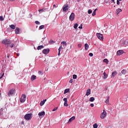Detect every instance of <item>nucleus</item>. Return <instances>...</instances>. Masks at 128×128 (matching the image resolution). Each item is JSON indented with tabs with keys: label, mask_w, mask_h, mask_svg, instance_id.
<instances>
[{
	"label": "nucleus",
	"mask_w": 128,
	"mask_h": 128,
	"mask_svg": "<svg viewBox=\"0 0 128 128\" xmlns=\"http://www.w3.org/2000/svg\"><path fill=\"white\" fill-rule=\"evenodd\" d=\"M2 44L6 46L7 44H12V41L10 39H4L2 40Z\"/></svg>",
	"instance_id": "1"
},
{
	"label": "nucleus",
	"mask_w": 128,
	"mask_h": 128,
	"mask_svg": "<svg viewBox=\"0 0 128 128\" xmlns=\"http://www.w3.org/2000/svg\"><path fill=\"white\" fill-rule=\"evenodd\" d=\"M32 118V113L26 114L24 116V119L26 120H31Z\"/></svg>",
	"instance_id": "2"
},
{
	"label": "nucleus",
	"mask_w": 128,
	"mask_h": 128,
	"mask_svg": "<svg viewBox=\"0 0 128 128\" xmlns=\"http://www.w3.org/2000/svg\"><path fill=\"white\" fill-rule=\"evenodd\" d=\"M26 100V96L25 94H22L20 98V102L24 103Z\"/></svg>",
	"instance_id": "3"
},
{
	"label": "nucleus",
	"mask_w": 128,
	"mask_h": 128,
	"mask_svg": "<svg viewBox=\"0 0 128 128\" xmlns=\"http://www.w3.org/2000/svg\"><path fill=\"white\" fill-rule=\"evenodd\" d=\"M96 36L99 40H104V36L102 34L100 33H96Z\"/></svg>",
	"instance_id": "4"
},
{
	"label": "nucleus",
	"mask_w": 128,
	"mask_h": 128,
	"mask_svg": "<svg viewBox=\"0 0 128 128\" xmlns=\"http://www.w3.org/2000/svg\"><path fill=\"white\" fill-rule=\"evenodd\" d=\"M16 92V90L14 89H12L10 90L8 93V96H12V94H14Z\"/></svg>",
	"instance_id": "5"
},
{
	"label": "nucleus",
	"mask_w": 128,
	"mask_h": 128,
	"mask_svg": "<svg viewBox=\"0 0 128 128\" xmlns=\"http://www.w3.org/2000/svg\"><path fill=\"white\" fill-rule=\"evenodd\" d=\"M106 116V110H103V112L100 115V118L104 119Z\"/></svg>",
	"instance_id": "6"
},
{
	"label": "nucleus",
	"mask_w": 128,
	"mask_h": 128,
	"mask_svg": "<svg viewBox=\"0 0 128 128\" xmlns=\"http://www.w3.org/2000/svg\"><path fill=\"white\" fill-rule=\"evenodd\" d=\"M75 16H76V15L74 14V13L72 12L69 17L70 20L71 22H72V20H74Z\"/></svg>",
	"instance_id": "7"
},
{
	"label": "nucleus",
	"mask_w": 128,
	"mask_h": 128,
	"mask_svg": "<svg viewBox=\"0 0 128 128\" xmlns=\"http://www.w3.org/2000/svg\"><path fill=\"white\" fill-rule=\"evenodd\" d=\"M120 44L122 46H126L128 44V42L126 40H121Z\"/></svg>",
	"instance_id": "8"
},
{
	"label": "nucleus",
	"mask_w": 128,
	"mask_h": 128,
	"mask_svg": "<svg viewBox=\"0 0 128 128\" xmlns=\"http://www.w3.org/2000/svg\"><path fill=\"white\" fill-rule=\"evenodd\" d=\"M68 10V4H65L63 6V10L64 12H66Z\"/></svg>",
	"instance_id": "9"
},
{
	"label": "nucleus",
	"mask_w": 128,
	"mask_h": 128,
	"mask_svg": "<svg viewBox=\"0 0 128 128\" xmlns=\"http://www.w3.org/2000/svg\"><path fill=\"white\" fill-rule=\"evenodd\" d=\"M64 102V106H68V98H64L63 99Z\"/></svg>",
	"instance_id": "10"
},
{
	"label": "nucleus",
	"mask_w": 128,
	"mask_h": 128,
	"mask_svg": "<svg viewBox=\"0 0 128 128\" xmlns=\"http://www.w3.org/2000/svg\"><path fill=\"white\" fill-rule=\"evenodd\" d=\"M42 52L44 54H48L50 52V48L44 49Z\"/></svg>",
	"instance_id": "11"
},
{
	"label": "nucleus",
	"mask_w": 128,
	"mask_h": 128,
	"mask_svg": "<svg viewBox=\"0 0 128 128\" xmlns=\"http://www.w3.org/2000/svg\"><path fill=\"white\" fill-rule=\"evenodd\" d=\"M116 74H118V72L116 71L112 72L111 76V78H114Z\"/></svg>",
	"instance_id": "12"
},
{
	"label": "nucleus",
	"mask_w": 128,
	"mask_h": 128,
	"mask_svg": "<svg viewBox=\"0 0 128 128\" xmlns=\"http://www.w3.org/2000/svg\"><path fill=\"white\" fill-rule=\"evenodd\" d=\"M15 34H20V28H16L15 30Z\"/></svg>",
	"instance_id": "13"
},
{
	"label": "nucleus",
	"mask_w": 128,
	"mask_h": 128,
	"mask_svg": "<svg viewBox=\"0 0 128 128\" xmlns=\"http://www.w3.org/2000/svg\"><path fill=\"white\" fill-rule=\"evenodd\" d=\"M76 120V116H73L69 119L68 124H70V122H72V120Z\"/></svg>",
	"instance_id": "14"
},
{
	"label": "nucleus",
	"mask_w": 128,
	"mask_h": 128,
	"mask_svg": "<svg viewBox=\"0 0 128 128\" xmlns=\"http://www.w3.org/2000/svg\"><path fill=\"white\" fill-rule=\"evenodd\" d=\"M46 112H44L43 111L42 112H40L38 114V116H44Z\"/></svg>",
	"instance_id": "15"
},
{
	"label": "nucleus",
	"mask_w": 128,
	"mask_h": 128,
	"mask_svg": "<svg viewBox=\"0 0 128 128\" xmlns=\"http://www.w3.org/2000/svg\"><path fill=\"white\" fill-rule=\"evenodd\" d=\"M124 50H119L117 52V56H120L124 54Z\"/></svg>",
	"instance_id": "16"
},
{
	"label": "nucleus",
	"mask_w": 128,
	"mask_h": 128,
	"mask_svg": "<svg viewBox=\"0 0 128 128\" xmlns=\"http://www.w3.org/2000/svg\"><path fill=\"white\" fill-rule=\"evenodd\" d=\"M46 99H45L44 100L41 101V102H40V106H44V104L46 103Z\"/></svg>",
	"instance_id": "17"
},
{
	"label": "nucleus",
	"mask_w": 128,
	"mask_h": 128,
	"mask_svg": "<svg viewBox=\"0 0 128 128\" xmlns=\"http://www.w3.org/2000/svg\"><path fill=\"white\" fill-rule=\"evenodd\" d=\"M46 10H48V8L40 10L39 12L40 14H42V12H46Z\"/></svg>",
	"instance_id": "18"
},
{
	"label": "nucleus",
	"mask_w": 128,
	"mask_h": 128,
	"mask_svg": "<svg viewBox=\"0 0 128 128\" xmlns=\"http://www.w3.org/2000/svg\"><path fill=\"white\" fill-rule=\"evenodd\" d=\"M88 48H90V46H88V44H84V48L86 50H88Z\"/></svg>",
	"instance_id": "19"
},
{
	"label": "nucleus",
	"mask_w": 128,
	"mask_h": 128,
	"mask_svg": "<svg viewBox=\"0 0 128 128\" xmlns=\"http://www.w3.org/2000/svg\"><path fill=\"white\" fill-rule=\"evenodd\" d=\"M90 89L88 88L86 90V96H90Z\"/></svg>",
	"instance_id": "20"
},
{
	"label": "nucleus",
	"mask_w": 128,
	"mask_h": 128,
	"mask_svg": "<svg viewBox=\"0 0 128 128\" xmlns=\"http://www.w3.org/2000/svg\"><path fill=\"white\" fill-rule=\"evenodd\" d=\"M108 76L107 74L106 73V72H104V76H103L104 80H106V79L108 78Z\"/></svg>",
	"instance_id": "21"
},
{
	"label": "nucleus",
	"mask_w": 128,
	"mask_h": 128,
	"mask_svg": "<svg viewBox=\"0 0 128 128\" xmlns=\"http://www.w3.org/2000/svg\"><path fill=\"white\" fill-rule=\"evenodd\" d=\"M36 76L34 75H32V76H31V78H30L31 80L34 81V80H36Z\"/></svg>",
	"instance_id": "22"
},
{
	"label": "nucleus",
	"mask_w": 128,
	"mask_h": 128,
	"mask_svg": "<svg viewBox=\"0 0 128 128\" xmlns=\"http://www.w3.org/2000/svg\"><path fill=\"white\" fill-rule=\"evenodd\" d=\"M110 96H108L106 100L105 101L106 104H110Z\"/></svg>",
	"instance_id": "23"
},
{
	"label": "nucleus",
	"mask_w": 128,
	"mask_h": 128,
	"mask_svg": "<svg viewBox=\"0 0 128 128\" xmlns=\"http://www.w3.org/2000/svg\"><path fill=\"white\" fill-rule=\"evenodd\" d=\"M122 12V9L120 8H118L116 10V14H120V12Z\"/></svg>",
	"instance_id": "24"
},
{
	"label": "nucleus",
	"mask_w": 128,
	"mask_h": 128,
	"mask_svg": "<svg viewBox=\"0 0 128 128\" xmlns=\"http://www.w3.org/2000/svg\"><path fill=\"white\" fill-rule=\"evenodd\" d=\"M68 92H70V88H66L64 91V94H68Z\"/></svg>",
	"instance_id": "25"
},
{
	"label": "nucleus",
	"mask_w": 128,
	"mask_h": 128,
	"mask_svg": "<svg viewBox=\"0 0 128 128\" xmlns=\"http://www.w3.org/2000/svg\"><path fill=\"white\" fill-rule=\"evenodd\" d=\"M42 48H44V46L41 45V46H38L37 49L38 50H42Z\"/></svg>",
	"instance_id": "26"
},
{
	"label": "nucleus",
	"mask_w": 128,
	"mask_h": 128,
	"mask_svg": "<svg viewBox=\"0 0 128 128\" xmlns=\"http://www.w3.org/2000/svg\"><path fill=\"white\" fill-rule=\"evenodd\" d=\"M10 28H12V30H16V26L14 24H12L10 26Z\"/></svg>",
	"instance_id": "27"
},
{
	"label": "nucleus",
	"mask_w": 128,
	"mask_h": 128,
	"mask_svg": "<svg viewBox=\"0 0 128 128\" xmlns=\"http://www.w3.org/2000/svg\"><path fill=\"white\" fill-rule=\"evenodd\" d=\"M78 24L77 23L74 24V28L75 30H76V28H78Z\"/></svg>",
	"instance_id": "28"
},
{
	"label": "nucleus",
	"mask_w": 128,
	"mask_h": 128,
	"mask_svg": "<svg viewBox=\"0 0 128 128\" xmlns=\"http://www.w3.org/2000/svg\"><path fill=\"white\" fill-rule=\"evenodd\" d=\"M104 62H105L106 64H108V60L106 58H105L103 60Z\"/></svg>",
	"instance_id": "29"
},
{
	"label": "nucleus",
	"mask_w": 128,
	"mask_h": 128,
	"mask_svg": "<svg viewBox=\"0 0 128 128\" xmlns=\"http://www.w3.org/2000/svg\"><path fill=\"white\" fill-rule=\"evenodd\" d=\"M96 10H98V8H96V9H95V10H94V12H92V16H96Z\"/></svg>",
	"instance_id": "30"
},
{
	"label": "nucleus",
	"mask_w": 128,
	"mask_h": 128,
	"mask_svg": "<svg viewBox=\"0 0 128 128\" xmlns=\"http://www.w3.org/2000/svg\"><path fill=\"white\" fill-rule=\"evenodd\" d=\"M89 100L90 102H94V97H91Z\"/></svg>",
	"instance_id": "31"
},
{
	"label": "nucleus",
	"mask_w": 128,
	"mask_h": 128,
	"mask_svg": "<svg viewBox=\"0 0 128 128\" xmlns=\"http://www.w3.org/2000/svg\"><path fill=\"white\" fill-rule=\"evenodd\" d=\"M39 28H40V30H43V28H44V26L42 25V26H40Z\"/></svg>",
	"instance_id": "32"
},
{
	"label": "nucleus",
	"mask_w": 128,
	"mask_h": 128,
	"mask_svg": "<svg viewBox=\"0 0 128 128\" xmlns=\"http://www.w3.org/2000/svg\"><path fill=\"white\" fill-rule=\"evenodd\" d=\"M98 124H96V123L93 125L94 128H98Z\"/></svg>",
	"instance_id": "33"
},
{
	"label": "nucleus",
	"mask_w": 128,
	"mask_h": 128,
	"mask_svg": "<svg viewBox=\"0 0 128 128\" xmlns=\"http://www.w3.org/2000/svg\"><path fill=\"white\" fill-rule=\"evenodd\" d=\"M126 71L124 70H123L122 71V74H126Z\"/></svg>",
	"instance_id": "34"
},
{
	"label": "nucleus",
	"mask_w": 128,
	"mask_h": 128,
	"mask_svg": "<svg viewBox=\"0 0 128 128\" xmlns=\"http://www.w3.org/2000/svg\"><path fill=\"white\" fill-rule=\"evenodd\" d=\"M49 43L50 44H54V41L52 40H50Z\"/></svg>",
	"instance_id": "35"
},
{
	"label": "nucleus",
	"mask_w": 128,
	"mask_h": 128,
	"mask_svg": "<svg viewBox=\"0 0 128 128\" xmlns=\"http://www.w3.org/2000/svg\"><path fill=\"white\" fill-rule=\"evenodd\" d=\"M76 78H78V76H76V74L73 75L74 80H76Z\"/></svg>",
	"instance_id": "36"
},
{
	"label": "nucleus",
	"mask_w": 128,
	"mask_h": 128,
	"mask_svg": "<svg viewBox=\"0 0 128 128\" xmlns=\"http://www.w3.org/2000/svg\"><path fill=\"white\" fill-rule=\"evenodd\" d=\"M4 20V17L2 16H0V21H2Z\"/></svg>",
	"instance_id": "37"
},
{
	"label": "nucleus",
	"mask_w": 128,
	"mask_h": 128,
	"mask_svg": "<svg viewBox=\"0 0 128 128\" xmlns=\"http://www.w3.org/2000/svg\"><path fill=\"white\" fill-rule=\"evenodd\" d=\"M62 44H64L65 46H66V42L63 41L61 42Z\"/></svg>",
	"instance_id": "38"
},
{
	"label": "nucleus",
	"mask_w": 128,
	"mask_h": 128,
	"mask_svg": "<svg viewBox=\"0 0 128 128\" xmlns=\"http://www.w3.org/2000/svg\"><path fill=\"white\" fill-rule=\"evenodd\" d=\"M92 10H88V14H92Z\"/></svg>",
	"instance_id": "39"
},
{
	"label": "nucleus",
	"mask_w": 128,
	"mask_h": 128,
	"mask_svg": "<svg viewBox=\"0 0 128 128\" xmlns=\"http://www.w3.org/2000/svg\"><path fill=\"white\" fill-rule=\"evenodd\" d=\"M35 24H40V22H38V20H36V21L35 22Z\"/></svg>",
	"instance_id": "40"
},
{
	"label": "nucleus",
	"mask_w": 128,
	"mask_h": 128,
	"mask_svg": "<svg viewBox=\"0 0 128 128\" xmlns=\"http://www.w3.org/2000/svg\"><path fill=\"white\" fill-rule=\"evenodd\" d=\"M63 48H62V46H60L59 48H58V50L60 51H62V50Z\"/></svg>",
	"instance_id": "41"
},
{
	"label": "nucleus",
	"mask_w": 128,
	"mask_h": 128,
	"mask_svg": "<svg viewBox=\"0 0 128 128\" xmlns=\"http://www.w3.org/2000/svg\"><path fill=\"white\" fill-rule=\"evenodd\" d=\"M38 74H40L41 76H42V74H44L42 73V71H39Z\"/></svg>",
	"instance_id": "42"
},
{
	"label": "nucleus",
	"mask_w": 128,
	"mask_h": 128,
	"mask_svg": "<svg viewBox=\"0 0 128 128\" xmlns=\"http://www.w3.org/2000/svg\"><path fill=\"white\" fill-rule=\"evenodd\" d=\"M78 28H80V30H82V24H81L80 25V26H78Z\"/></svg>",
	"instance_id": "43"
},
{
	"label": "nucleus",
	"mask_w": 128,
	"mask_h": 128,
	"mask_svg": "<svg viewBox=\"0 0 128 128\" xmlns=\"http://www.w3.org/2000/svg\"><path fill=\"white\" fill-rule=\"evenodd\" d=\"M14 44H11L10 45V46L12 48H14Z\"/></svg>",
	"instance_id": "44"
},
{
	"label": "nucleus",
	"mask_w": 128,
	"mask_h": 128,
	"mask_svg": "<svg viewBox=\"0 0 128 128\" xmlns=\"http://www.w3.org/2000/svg\"><path fill=\"white\" fill-rule=\"evenodd\" d=\"M56 110H58V107H57V108H54L52 110V112H56Z\"/></svg>",
	"instance_id": "45"
},
{
	"label": "nucleus",
	"mask_w": 128,
	"mask_h": 128,
	"mask_svg": "<svg viewBox=\"0 0 128 128\" xmlns=\"http://www.w3.org/2000/svg\"><path fill=\"white\" fill-rule=\"evenodd\" d=\"M120 0H117V1H116V4L118 6V5H120Z\"/></svg>",
	"instance_id": "46"
},
{
	"label": "nucleus",
	"mask_w": 128,
	"mask_h": 128,
	"mask_svg": "<svg viewBox=\"0 0 128 128\" xmlns=\"http://www.w3.org/2000/svg\"><path fill=\"white\" fill-rule=\"evenodd\" d=\"M82 44H78V48H82Z\"/></svg>",
	"instance_id": "47"
},
{
	"label": "nucleus",
	"mask_w": 128,
	"mask_h": 128,
	"mask_svg": "<svg viewBox=\"0 0 128 128\" xmlns=\"http://www.w3.org/2000/svg\"><path fill=\"white\" fill-rule=\"evenodd\" d=\"M90 106L91 108H94V104H90Z\"/></svg>",
	"instance_id": "48"
},
{
	"label": "nucleus",
	"mask_w": 128,
	"mask_h": 128,
	"mask_svg": "<svg viewBox=\"0 0 128 128\" xmlns=\"http://www.w3.org/2000/svg\"><path fill=\"white\" fill-rule=\"evenodd\" d=\"M89 56H94V54L92 53H90Z\"/></svg>",
	"instance_id": "49"
},
{
	"label": "nucleus",
	"mask_w": 128,
	"mask_h": 128,
	"mask_svg": "<svg viewBox=\"0 0 128 128\" xmlns=\"http://www.w3.org/2000/svg\"><path fill=\"white\" fill-rule=\"evenodd\" d=\"M4 73L2 74V75L1 77L0 78H2L4 77Z\"/></svg>",
	"instance_id": "50"
},
{
	"label": "nucleus",
	"mask_w": 128,
	"mask_h": 128,
	"mask_svg": "<svg viewBox=\"0 0 128 128\" xmlns=\"http://www.w3.org/2000/svg\"><path fill=\"white\" fill-rule=\"evenodd\" d=\"M58 56H60V51L58 50Z\"/></svg>",
	"instance_id": "51"
},
{
	"label": "nucleus",
	"mask_w": 128,
	"mask_h": 128,
	"mask_svg": "<svg viewBox=\"0 0 128 128\" xmlns=\"http://www.w3.org/2000/svg\"><path fill=\"white\" fill-rule=\"evenodd\" d=\"M70 84H72V79H70Z\"/></svg>",
	"instance_id": "52"
},
{
	"label": "nucleus",
	"mask_w": 128,
	"mask_h": 128,
	"mask_svg": "<svg viewBox=\"0 0 128 128\" xmlns=\"http://www.w3.org/2000/svg\"><path fill=\"white\" fill-rule=\"evenodd\" d=\"M9 0L10 2H14V0Z\"/></svg>",
	"instance_id": "53"
},
{
	"label": "nucleus",
	"mask_w": 128,
	"mask_h": 128,
	"mask_svg": "<svg viewBox=\"0 0 128 128\" xmlns=\"http://www.w3.org/2000/svg\"><path fill=\"white\" fill-rule=\"evenodd\" d=\"M17 56H20V53H17Z\"/></svg>",
	"instance_id": "54"
},
{
	"label": "nucleus",
	"mask_w": 128,
	"mask_h": 128,
	"mask_svg": "<svg viewBox=\"0 0 128 128\" xmlns=\"http://www.w3.org/2000/svg\"><path fill=\"white\" fill-rule=\"evenodd\" d=\"M54 8H56L57 7L56 6V4H54Z\"/></svg>",
	"instance_id": "55"
},
{
	"label": "nucleus",
	"mask_w": 128,
	"mask_h": 128,
	"mask_svg": "<svg viewBox=\"0 0 128 128\" xmlns=\"http://www.w3.org/2000/svg\"><path fill=\"white\" fill-rule=\"evenodd\" d=\"M2 110H4V109L2 108L1 110H0V111L2 112Z\"/></svg>",
	"instance_id": "56"
},
{
	"label": "nucleus",
	"mask_w": 128,
	"mask_h": 128,
	"mask_svg": "<svg viewBox=\"0 0 128 128\" xmlns=\"http://www.w3.org/2000/svg\"><path fill=\"white\" fill-rule=\"evenodd\" d=\"M2 113L0 112V116L2 115Z\"/></svg>",
	"instance_id": "57"
},
{
	"label": "nucleus",
	"mask_w": 128,
	"mask_h": 128,
	"mask_svg": "<svg viewBox=\"0 0 128 128\" xmlns=\"http://www.w3.org/2000/svg\"><path fill=\"white\" fill-rule=\"evenodd\" d=\"M112 2H114V0H112Z\"/></svg>",
	"instance_id": "58"
},
{
	"label": "nucleus",
	"mask_w": 128,
	"mask_h": 128,
	"mask_svg": "<svg viewBox=\"0 0 128 128\" xmlns=\"http://www.w3.org/2000/svg\"><path fill=\"white\" fill-rule=\"evenodd\" d=\"M42 40H44V38H42Z\"/></svg>",
	"instance_id": "59"
},
{
	"label": "nucleus",
	"mask_w": 128,
	"mask_h": 128,
	"mask_svg": "<svg viewBox=\"0 0 128 128\" xmlns=\"http://www.w3.org/2000/svg\"><path fill=\"white\" fill-rule=\"evenodd\" d=\"M80 0H78V2H80Z\"/></svg>",
	"instance_id": "60"
},
{
	"label": "nucleus",
	"mask_w": 128,
	"mask_h": 128,
	"mask_svg": "<svg viewBox=\"0 0 128 128\" xmlns=\"http://www.w3.org/2000/svg\"><path fill=\"white\" fill-rule=\"evenodd\" d=\"M22 124H24V122H22Z\"/></svg>",
	"instance_id": "61"
},
{
	"label": "nucleus",
	"mask_w": 128,
	"mask_h": 128,
	"mask_svg": "<svg viewBox=\"0 0 128 128\" xmlns=\"http://www.w3.org/2000/svg\"><path fill=\"white\" fill-rule=\"evenodd\" d=\"M7 58H8V56Z\"/></svg>",
	"instance_id": "62"
},
{
	"label": "nucleus",
	"mask_w": 128,
	"mask_h": 128,
	"mask_svg": "<svg viewBox=\"0 0 128 128\" xmlns=\"http://www.w3.org/2000/svg\"><path fill=\"white\" fill-rule=\"evenodd\" d=\"M118 0L121 1L122 0Z\"/></svg>",
	"instance_id": "63"
}]
</instances>
